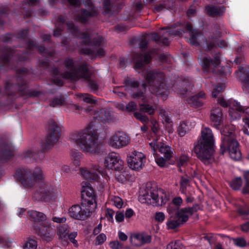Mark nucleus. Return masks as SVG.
Wrapping results in <instances>:
<instances>
[{
  "label": "nucleus",
  "mask_w": 249,
  "mask_h": 249,
  "mask_svg": "<svg viewBox=\"0 0 249 249\" xmlns=\"http://www.w3.org/2000/svg\"><path fill=\"white\" fill-rule=\"evenodd\" d=\"M82 202L83 205L95 207L96 200L94 190L90 184L87 181L81 183Z\"/></svg>",
  "instance_id": "nucleus-13"
},
{
  "label": "nucleus",
  "mask_w": 249,
  "mask_h": 249,
  "mask_svg": "<svg viewBox=\"0 0 249 249\" xmlns=\"http://www.w3.org/2000/svg\"><path fill=\"white\" fill-rule=\"evenodd\" d=\"M134 116L137 119L140 120L143 123H145L148 121V119L146 116L139 112H135L134 113Z\"/></svg>",
  "instance_id": "nucleus-60"
},
{
  "label": "nucleus",
  "mask_w": 249,
  "mask_h": 249,
  "mask_svg": "<svg viewBox=\"0 0 249 249\" xmlns=\"http://www.w3.org/2000/svg\"><path fill=\"white\" fill-rule=\"evenodd\" d=\"M224 8L218 6L207 5L206 7V11L211 17L220 16L224 12Z\"/></svg>",
  "instance_id": "nucleus-30"
},
{
  "label": "nucleus",
  "mask_w": 249,
  "mask_h": 249,
  "mask_svg": "<svg viewBox=\"0 0 249 249\" xmlns=\"http://www.w3.org/2000/svg\"><path fill=\"white\" fill-rule=\"evenodd\" d=\"M61 134V126L53 121L49 124L48 136L45 142L42 144L41 151L45 152L53 148L54 143L58 140Z\"/></svg>",
  "instance_id": "nucleus-9"
},
{
  "label": "nucleus",
  "mask_w": 249,
  "mask_h": 249,
  "mask_svg": "<svg viewBox=\"0 0 249 249\" xmlns=\"http://www.w3.org/2000/svg\"><path fill=\"white\" fill-rule=\"evenodd\" d=\"M93 118L103 123H110L115 120L113 112L107 108L96 110L94 113Z\"/></svg>",
  "instance_id": "nucleus-21"
},
{
  "label": "nucleus",
  "mask_w": 249,
  "mask_h": 249,
  "mask_svg": "<svg viewBox=\"0 0 249 249\" xmlns=\"http://www.w3.org/2000/svg\"><path fill=\"white\" fill-rule=\"evenodd\" d=\"M180 79L182 80V94H187L188 90H190V88L192 83V79L190 77L187 76H182Z\"/></svg>",
  "instance_id": "nucleus-33"
},
{
  "label": "nucleus",
  "mask_w": 249,
  "mask_h": 249,
  "mask_svg": "<svg viewBox=\"0 0 249 249\" xmlns=\"http://www.w3.org/2000/svg\"><path fill=\"white\" fill-rule=\"evenodd\" d=\"M77 236V232L76 231L71 232L70 234H68V235H67L70 241L73 244L74 246L76 248H77L78 247L77 241L75 239Z\"/></svg>",
  "instance_id": "nucleus-53"
},
{
  "label": "nucleus",
  "mask_w": 249,
  "mask_h": 249,
  "mask_svg": "<svg viewBox=\"0 0 249 249\" xmlns=\"http://www.w3.org/2000/svg\"><path fill=\"white\" fill-rule=\"evenodd\" d=\"M106 235L105 234L101 233L99 234L96 237V244L99 245L103 244L106 240Z\"/></svg>",
  "instance_id": "nucleus-61"
},
{
  "label": "nucleus",
  "mask_w": 249,
  "mask_h": 249,
  "mask_svg": "<svg viewBox=\"0 0 249 249\" xmlns=\"http://www.w3.org/2000/svg\"><path fill=\"white\" fill-rule=\"evenodd\" d=\"M166 225L168 229H175L180 226V225H182V224L176 217L175 218H173V219H170L169 220H168L167 222Z\"/></svg>",
  "instance_id": "nucleus-40"
},
{
  "label": "nucleus",
  "mask_w": 249,
  "mask_h": 249,
  "mask_svg": "<svg viewBox=\"0 0 249 249\" xmlns=\"http://www.w3.org/2000/svg\"><path fill=\"white\" fill-rule=\"evenodd\" d=\"M188 130V127L186 124L184 122L181 123L178 129V135L180 137L184 136Z\"/></svg>",
  "instance_id": "nucleus-47"
},
{
  "label": "nucleus",
  "mask_w": 249,
  "mask_h": 249,
  "mask_svg": "<svg viewBox=\"0 0 249 249\" xmlns=\"http://www.w3.org/2000/svg\"><path fill=\"white\" fill-rule=\"evenodd\" d=\"M189 158L186 155H182L177 161L178 166L179 168V170L181 171L180 167L186 165L188 161Z\"/></svg>",
  "instance_id": "nucleus-51"
},
{
  "label": "nucleus",
  "mask_w": 249,
  "mask_h": 249,
  "mask_svg": "<svg viewBox=\"0 0 249 249\" xmlns=\"http://www.w3.org/2000/svg\"><path fill=\"white\" fill-rule=\"evenodd\" d=\"M125 84L127 87L136 88L138 87L139 83L137 81L127 80L125 81Z\"/></svg>",
  "instance_id": "nucleus-64"
},
{
  "label": "nucleus",
  "mask_w": 249,
  "mask_h": 249,
  "mask_svg": "<svg viewBox=\"0 0 249 249\" xmlns=\"http://www.w3.org/2000/svg\"><path fill=\"white\" fill-rule=\"evenodd\" d=\"M68 29L74 36L81 40L79 41L82 44L79 45L82 49L83 53L92 56H102L105 54V51L102 48H99L104 43V39L100 36L96 38H91L88 34L80 32L72 22L67 23Z\"/></svg>",
  "instance_id": "nucleus-4"
},
{
  "label": "nucleus",
  "mask_w": 249,
  "mask_h": 249,
  "mask_svg": "<svg viewBox=\"0 0 249 249\" xmlns=\"http://www.w3.org/2000/svg\"><path fill=\"white\" fill-rule=\"evenodd\" d=\"M65 102V99L60 96L53 99L52 105L53 106H59L63 105Z\"/></svg>",
  "instance_id": "nucleus-56"
},
{
  "label": "nucleus",
  "mask_w": 249,
  "mask_h": 249,
  "mask_svg": "<svg viewBox=\"0 0 249 249\" xmlns=\"http://www.w3.org/2000/svg\"><path fill=\"white\" fill-rule=\"evenodd\" d=\"M104 164L108 169L118 171L124 168V161L119 155L114 152L110 153L106 157Z\"/></svg>",
  "instance_id": "nucleus-15"
},
{
  "label": "nucleus",
  "mask_w": 249,
  "mask_h": 249,
  "mask_svg": "<svg viewBox=\"0 0 249 249\" xmlns=\"http://www.w3.org/2000/svg\"><path fill=\"white\" fill-rule=\"evenodd\" d=\"M174 6V2L172 0H164L161 3H157V12L163 10L171 9Z\"/></svg>",
  "instance_id": "nucleus-34"
},
{
  "label": "nucleus",
  "mask_w": 249,
  "mask_h": 249,
  "mask_svg": "<svg viewBox=\"0 0 249 249\" xmlns=\"http://www.w3.org/2000/svg\"><path fill=\"white\" fill-rule=\"evenodd\" d=\"M178 26L177 23H174L170 26L163 28L158 32L157 31V64H171L172 60L171 55L167 52L159 54L158 48L162 45L168 46L174 36H181L185 33L189 34V43L192 46L196 47L201 45V43H205L209 50L214 47L215 42H208L203 34L198 30L194 29L191 23L187 22L183 29H176Z\"/></svg>",
  "instance_id": "nucleus-1"
},
{
  "label": "nucleus",
  "mask_w": 249,
  "mask_h": 249,
  "mask_svg": "<svg viewBox=\"0 0 249 249\" xmlns=\"http://www.w3.org/2000/svg\"><path fill=\"white\" fill-rule=\"evenodd\" d=\"M83 156L82 154L78 151H75L72 153L71 158L73 163L76 166H78L80 165V160L82 159Z\"/></svg>",
  "instance_id": "nucleus-42"
},
{
  "label": "nucleus",
  "mask_w": 249,
  "mask_h": 249,
  "mask_svg": "<svg viewBox=\"0 0 249 249\" xmlns=\"http://www.w3.org/2000/svg\"><path fill=\"white\" fill-rule=\"evenodd\" d=\"M58 193V191L56 188L49 183H44L40 185L34 194V197L38 200L48 201L54 199Z\"/></svg>",
  "instance_id": "nucleus-11"
},
{
  "label": "nucleus",
  "mask_w": 249,
  "mask_h": 249,
  "mask_svg": "<svg viewBox=\"0 0 249 249\" xmlns=\"http://www.w3.org/2000/svg\"><path fill=\"white\" fill-rule=\"evenodd\" d=\"M16 176L22 184L26 187H32L36 181L42 179L44 177L39 167L19 169L17 171Z\"/></svg>",
  "instance_id": "nucleus-8"
},
{
  "label": "nucleus",
  "mask_w": 249,
  "mask_h": 249,
  "mask_svg": "<svg viewBox=\"0 0 249 249\" xmlns=\"http://www.w3.org/2000/svg\"><path fill=\"white\" fill-rule=\"evenodd\" d=\"M84 2L86 6L89 7L88 10H82L74 14L75 20L82 23L85 22L89 17L95 16L97 14V9L92 5L90 1L87 0Z\"/></svg>",
  "instance_id": "nucleus-19"
},
{
  "label": "nucleus",
  "mask_w": 249,
  "mask_h": 249,
  "mask_svg": "<svg viewBox=\"0 0 249 249\" xmlns=\"http://www.w3.org/2000/svg\"><path fill=\"white\" fill-rule=\"evenodd\" d=\"M173 81L162 72L157 71V97L166 100L169 93V88L173 86Z\"/></svg>",
  "instance_id": "nucleus-10"
},
{
  "label": "nucleus",
  "mask_w": 249,
  "mask_h": 249,
  "mask_svg": "<svg viewBox=\"0 0 249 249\" xmlns=\"http://www.w3.org/2000/svg\"><path fill=\"white\" fill-rule=\"evenodd\" d=\"M182 203V198L178 196V197H176L174 198H173L172 200V203L171 204H173V205H175L176 207L178 209L179 207L181 206Z\"/></svg>",
  "instance_id": "nucleus-62"
},
{
  "label": "nucleus",
  "mask_w": 249,
  "mask_h": 249,
  "mask_svg": "<svg viewBox=\"0 0 249 249\" xmlns=\"http://www.w3.org/2000/svg\"><path fill=\"white\" fill-rule=\"evenodd\" d=\"M201 65L204 71L209 72L213 65V59L211 57H204L200 61Z\"/></svg>",
  "instance_id": "nucleus-37"
},
{
  "label": "nucleus",
  "mask_w": 249,
  "mask_h": 249,
  "mask_svg": "<svg viewBox=\"0 0 249 249\" xmlns=\"http://www.w3.org/2000/svg\"><path fill=\"white\" fill-rule=\"evenodd\" d=\"M190 180L187 175L182 176L180 179V186L182 189H186V186L189 185Z\"/></svg>",
  "instance_id": "nucleus-54"
},
{
  "label": "nucleus",
  "mask_w": 249,
  "mask_h": 249,
  "mask_svg": "<svg viewBox=\"0 0 249 249\" xmlns=\"http://www.w3.org/2000/svg\"><path fill=\"white\" fill-rule=\"evenodd\" d=\"M23 157L25 159L26 158H34L35 159V152L32 150H27L25 151L23 153Z\"/></svg>",
  "instance_id": "nucleus-63"
},
{
  "label": "nucleus",
  "mask_w": 249,
  "mask_h": 249,
  "mask_svg": "<svg viewBox=\"0 0 249 249\" xmlns=\"http://www.w3.org/2000/svg\"><path fill=\"white\" fill-rule=\"evenodd\" d=\"M140 110L142 111L148 113L149 114H153L154 109L149 105L142 104L141 105Z\"/></svg>",
  "instance_id": "nucleus-52"
},
{
  "label": "nucleus",
  "mask_w": 249,
  "mask_h": 249,
  "mask_svg": "<svg viewBox=\"0 0 249 249\" xmlns=\"http://www.w3.org/2000/svg\"><path fill=\"white\" fill-rule=\"evenodd\" d=\"M14 155V150L11 148H6L0 152V161L3 163L9 160Z\"/></svg>",
  "instance_id": "nucleus-32"
},
{
  "label": "nucleus",
  "mask_w": 249,
  "mask_h": 249,
  "mask_svg": "<svg viewBox=\"0 0 249 249\" xmlns=\"http://www.w3.org/2000/svg\"><path fill=\"white\" fill-rule=\"evenodd\" d=\"M129 142V139L124 133L118 131L110 137L109 145L114 148L119 149L126 146Z\"/></svg>",
  "instance_id": "nucleus-17"
},
{
  "label": "nucleus",
  "mask_w": 249,
  "mask_h": 249,
  "mask_svg": "<svg viewBox=\"0 0 249 249\" xmlns=\"http://www.w3.org/2000/svg\"><path fill=\"white\" fill-rule=\"evenodd\" d=\"M225 86L224 84L223 83H218L216 88H215L213 92H212V96L214 98H216L219 94L222 92L223 90L225 89Z\"/></svg>",
  "instance_id": "nucleus-46"
},
{
  "label": "nucleus",
  "mask_w": 249,
  "mask_h": 249,
  "mask_svg": "<svg viewBox=\"0 0 249 249\" xmlns=\"http://www.w3.org/2000/svg\"><path fill=\"white\" fill-rule=\"evenodd\" d=\"M238 70L240 72V79L243 89L245 92L249 93V67L240 66Z\"/></svg>",
  "instance_id": "nucleus-27"
},
{
  "label": "nucleus",
  "mask_w": 249,
  "mask_h": 249,
  "mask_svg": "<svg viewBox=\"0 0 249 249\" xmlns=\"http://www.w3.org/2000/svg\"><path fill=\"white\" fill-rule=\"evenodd\" d=\"M218 103L223 107H230L229 114L233 117L232 112L236 110L241 113H245L249 116V107H246L240 105L239 102L235 100H229L226 101L223 98L218 99Z\"/></svg>",
  "instance_id": "nucleus-14"
},
{
  "label": "nucleus",
  "mask_w": 249,
  "mask_h": 249,
  "mask_svg": "<svg viewBox=\"0 0 249 249\" xmlns=\"http://www.w3.org/2000/svg\"><path fill=\"white\" fill-rule=\"evenodd\" d=\"M27 213L31 220L35 222H41L39 225L34 226L36 232L42 239L51 241L55 234V226L47 220L46 215L42 213L32 210L28 211Z\"/></svg>",
  "instance_id": "nucleus-7"
},
{
  "label": "nucleus",
  "mask_w": 249,
  "mask_h": 249,
  "mask_svg": "<svg viewBox=\"0 0 249 249\" xmlns=\"http://www.w3.org/2000/svg\"><path fill=\"white\" fill-rule=\"evenodd\" d=\"M145 160V156L142 153L134 151L128 158L127 162L131 169L139 170L142 168Z\"/></svg>",
  "instance_id": "nucleus-18"
},
{
  "label": "nucleus",
  "mask_w": 249,
  "mask_h": 249,
  "mask_svg": "<svg viewBox=\"0 0 249 249\" xmlns=\"http://www.w3.org/2000/svg\"><path fill=\"white\" fill-rule=\"evenodd\" d=\"M206 99V94L202 91H201L197 94L190 97L187 99V101L190 106L198 108L201 107Z\"/></svg>",
  "instance_id": "nucleus-25"
},
{
  "label": "nucleus",
  "mask_w": 249,
  "mask_h": 249,
  "mask_svg": "<svg viewBox=\"0 0 249 249\" xmlns=\"http://www.w3.org/2000/svg\"><path fill=\"white\" fill-rule=\"evenodd\" d=\"M157 206H162L166 204L168 200L166 194L163 192V190L159 189L157 187Z\"/></svg>",
  "instance_id": "nucleus-31"
},
{
  "label": "nucleus",
  "mask_w": 249,
  "mask_h": 249,
  "mask_svg": "<svg viewBox=\"0 0 249 249\" xmlns=\"http://www.w3.org/2000/svg\"><path fill=\"white\" fill-rule=\"evenodd\" d=\"M156 74L154 71H147L145 76V79L148 84L152 85L154 82Z\"/></svg>",
  "instance_id": "nucleus-49"
},
{
  "label": "nucleus",
  "mask_w": 249,
  "mask_h": 249,
  "mask_svg": "<svg viewBox=\"0 0 249 249\" xmlns=\"http://www.w3.org/2000/svg\"><path fill=\"white\" fill-rule=\"evenodd\" d=\"M233 243L234 245L240 248H244L247 246L246 240L244 237H239L232 238Z\"/></svg>",
  "instance_id": "nucleus-41"
},
{
  "label": "nucleus",
  "mask_w": 249,
  "mask_h": 249,
  "mask_svg": "<svg viewBox=\"0 0 249 249\" xmlns=\"http://www.w3.org/2000/svg\"><path fill=\"white\" fill-rule=\"evenodd\" d=\"M155 189L150 183H147L145 189L142 190L139 196V201L142 203H145L154 206L156 203Z\"/></svg>",
  "instance_id": "nucleus-16"
},
{
  "label": "nucleus",
  "mask_w": 249,
  "mask_h": 249,
  "mask_svg": "<svg viewBox=\"0 0 249 249\" xmlns=\"http://www.w3.org/2000/svg\"><path fill=\"white\" fill-rule=\"evenodd\" d=\"M199 209V205L196 203L194 204L192 207L181 208L176 213V217L183 224L188 220L190 216L195 214Z\"/></svg>",
  "instance_id": "nucleus-20"
},
{
  "label": "nucleus",
  "mask_w": 249,
  "mask_h": 249,
  "mask_svg": "<svg viewBox=\"0 0 249 249\" xmlns=\"http://www.w3.org/2000/svg\"><path fill=\"white\" fill-rule=\"evenodd\" d=\"M166 160L162 157L158 158L157 157V164L162 168L168 167Z\"/></svg>",
  "instance_id": "nucleus-57"
},
{
  "label": "nucleus",
  "mask_w": 249,
  "mask_h": 249,
  "mask_svg": "<svg viewBox=\"0 0 249 249\" xmlns=\"http://www.w3.org/2000/svg\"><path fill=\"white\" fill-rule=\"evenodd\" d=\"M129 239L133 246L140 247L144 244L150 243L151 237L150 235L144 233H134L131 234Z\"/></svg>",
  "instance_id": "nucleus-24"
},
{
  "label": "nucleus",
  "mask_w": 249,
  "mask_h": 249,
  "mask_svg": "<svg viewBox=\"0 0 249 249\" xmlns=\"http://www.w3.org/2000/svg\"><path fill=\"white\" fill-rule=\"evenodd\" d=\"M159 112V115L162 118L163 124L165 123V127L168 132L172 130L173 122L171 120L172 116L170 113L167 112L164 109L161 108L157 105V112Z\"/></svg>",
  "instance_id": "nucleus-28"
},
{
  "label": "nucleus",
  "mask_w": 249,
  "mask_h": 249,
  "mask_svg": "<svg viewBox=\"0 0 249 249\" xmlns=\"http://www.w3.org/2000/svg\"><path fill=\"white\" fill-rule=\"evenodd\" d=\"M158 141L157 137V142ZM158 151L161 154L164 155L165 158L169 160L172 157L173 154V151L171 150V148L168 145L163 143H158L157 142V151Z\"/></svg>",
  "instance_id": "nucleus-29"
},
{
  "label": "nucleus",
  "mask_w": 249,
  "mask_h": 249,
  "mask_svg": "<svg viewBox=\"0 0 249 249\" xmlns=\"http://www.w3.org/2000/svg\"><path fill=\"white\" fill-rule=\"evenodd\" d=\"M166 249H185V248L180 240H176L170 242L167 245Z\"/></svg>",
  "instance_id": "nucleus-39"
},
{
  "label": "nucleus",
  "mask_w": 249,
  "mask_h": 249,
  "mask_svg": "<svg viewBox=\"0 0 249 249\" xmlns=\"http://www.w3.org/2000/svg\"><path fill=\"white\" fill-rule=\"evenodd\" d=\"M97 130L95 125L91 123L84 129L71 133L70 140L85 153H97L99 152Z\"/></svg>",
  "instance_id": "nucleus-3"
},
{
  "label": "nucleus",
  "mask_w": 249,
  "mask_h": 249,
  "mask_svg": "<svg viewBox=\"0 0 249 249\" xmlns=\"http://www.w3.org/2000/svg\"><path fill=\"white\" fill-rule=\"evenodd\" d=\"M110 200L111 201L113 205L118 209L122 208L124 205L123 200L119 196H112L110 198Z\"/></svg>",
  "instance_id": "nucleus-44"
},
{
  "label": "nucleus",
  "mask_w": 249,
  "mask_h": 249,
  "mask_svg": "<svg viewBox=\"0 0 249 249\" xmlns=\"http://www.w3.org/2000/svg\"><path fill=\"white\" fill-rule=\"evenodd\" d=\"M95 207H89L88 205H83L81 202V206L74 205L69 210V215L76 220H84L88 218Z\"/></svg>",
  "instance_id": "nucleus-12"
},
{
  "label": "nucleus",
  "mask_w": 249,
  "mask_h": 249,
  "mask_svg": "<svg viewBox=\"0 0 249 249\" xmlns=\"http://www.w3.org/2000/svg\"><path fill=\"white\" fill-rule=\"evenodd\" d=\"M221 53H216L214 56V60H213V65L214 67H217L221 62Z\"/></svg>",
  "instance_id": "nucleus-58"
},
{
  "label": "nucleus",
  "mask_w": 249,
  "mask_h": 249,
  "mask_svg": "<svg viewBox=\"0 0 249 249\" xmlns=\"http://www.w3.org/2000/svg\"><path fill=\"white\" fill-rule=\"evenodd\" d=\"M244 176L246 184L242 189V193L244 194H249V171L246 172Z\"/></svg>",
  "instance_id": "nucleus-48"
},
{
  "label": "nucleus",
  "mask_w": 249,
  "mask_h": 249,
  "mask_svg": "<svg viewBox=\"0 0 249 249\" xmlns=\"http://www.w3.org/2000/svg\"><path fill=\"white\" fill-rule=\"evenodd\" d=\"M235 126L228 124L221 126L220 129L221 135L220 153L224 155L228 152L230 157L235 160H240L242 154L239 150V143L236 139Z\"/></svg>",
  "instance_id": "nucleus-5"
},
{
  "label": "nucleus",
  "mask_w": 249,
  "mask_h": 249,
  "mask_svg": "<svg viewBox=\"0 0 249 249\" xmlns=\"http://www.w3.org/2000/svg\"><path fill=\"white\" fill-rule=\"evenodd\" d=\"M151 58V56L149 53L143 55L141 53H135L133 55V60L135 69H142L145 64L150 62Z\"/></svg>",
  "instance_id": "nucleus-26"
},
{
  "label": "nucleus",
  "mask_w": 249,
  "mask_h": 249,
  "mask_svg": "<svg viewBox=\"0 0 249 249\" xmlns=\"http://www.w3.org/2000/svg\"><path fill=\"white\" fill-rule=\"evenodd\" d=\"M237 213L238 214L245 218V217L249 215V208L246 205H240L237 208Z\"/></svg>",
  "instance_id": "nucleus-43"
},
{
  "label": "nucleus",
  "mask_w": 249,
  "mask_h": 249,
  "mask_svg": "<svg viewBox=\"0 0 249 249\" xmlns=\"http://www.w3.org/2000/svg\"><path fill=\"white\" fill-rule=\"evenodd\" d=\"M13 53L11 49H7L4 53V54L1 56L0 58L1 60L7 61L8 60V59L10 58L11 53Z\"/></svg>",
  "instance_id": "nucleus-59"
},
{
  "label": "nucleus",
  "mask_w": 249,
  "mask_h": 249,
  "mask_svg": "<svg viewBox=\"0 0 249 249\" xmlns=\"http://www.w3.org/2000/svg\"><path fill=\"white\" fill-rule=\"evenodd\" d=\"M37 247V242L34 239H30L26 242L24 249H36Z\"/></svg>",
  "instance_id": "nucleus-50"
},
{
  "label": "nucleus",
  "mask_w": 249,
  "mask_h": 249,
  "mask_svg": "<svg viewBox=\"0 0 249 249\" xmlns=\"http://www.w3.org/2000/svg\"><path fill=\"white\" fill-rule=\"evenodd\" d=\"M225 86L224 84L223 83H218L216 88H215L213 92H212V96L214 98H216L219 94L222 92L223 90L225 89Z\"/></svg>",
  "instance_id": "nucleus-45"
},
{
  "label": "nucleus",
  "mask_w": 249,
  "mask_h": 249,
  "mask_svg": "<svg viewBox=\"0 0 249 249\" xmlns=\"http://www.w3.org/2000/svg\"><path fill=\"white\" fill-rule=\"evenodd\" d=\"M63 65V71H60L57 69L53 70V80L55 84L59 86L63 85V81L59 79V77L71 81L83 78L88 82V86L92 91L98 89V86L97 83L91 79L92 73L89 66L87 64L84 63L78 66L71 58H69L64 61Z\"/></svg>",
  "instance_id": "nucleus-2"
},
{
  "label": "nucleus",
  "mask_w": 249,
  "mask_h": 249,
  "mask_svg": "<svg viewBox=\"0 0 249 249\" xmlns=\"http://www.w3.org/2000/svg\"><path fill=\"white\" fill-rule=\"evenodd\" d=\"M109 245L112 249H122L123 248V244L118 240L110 242Z\"/></svg>",
  "instance_id": "nucleus-55"
},
{
  "label": "nucleus",
  "mask_w": 249,
  "mask_h": 249,
  "mask_svg": "<svg viewBox=\"0 0 249 249\" xmlns=\"http://www.w3.org/2000/svg\"><path fill=\"white\" fill-rule=\"evenodd\" d=\"M77 96L83 102L89 104H96L97 103L96 99L88 93H78Z\"/></svg>",
  "instance_id": "nucleus-36"
},
{
  "label": "nucleus",
  "mask_w": 249,
  "mask_h": 249,
  "mask_svg": "<svg viewBox=\"0 0 249 249\" xmlns=\"http://www.w3.org/2000/svg\"><path fill=\"white\" fill-rule=\"evenodd\" d=\"M201 139L194 148L197 158L205 164L210 163L214 152V137L212 130L204 127L201 130Z\"/></svg>",
  "instance_id": "nucleus-6"
},
{
  "label": "nucleus",
  "mask_w": 249,
  "mask_h": 249,
  "mask_svg": "<svg viewBox=\"0 0 249 249\" xmlns=\"http://www.w3.org/2000/svg\"><path fill=\"white\" fill-rule=\"evenodd\" d=\"M210 122L212 126L220 129L223 124V113L221 108H213L211 111Z\"/></svg>",
  "instance_id": "nucleus-22"
},
{
  "label": "nucleus",
  "mask_w": 249,
  "mask_h": 249,
  "mask_svg": "<svg viewBox=\"0 0 249 249\" xmlns=\"http://www.w3.org/2000/svg\"><path fill=\"white\" fill-rule=\"evenodd\" d=\"M81 174L85 178L89 180H96L98 174L101 173V168L97 164H92L90 168H83L80 169Z\"/></svg>",
  "instance_id": "nucleus-23"
},
{
  "label": "nucleus",
  "mask_w": 249,
  "mask_h": 249,
  "mask_svg": "<svg viewBox=\"0 0 249 249\" xmlns=\"http://www.w3.org/2000/svg\"><path fill=\"white\" fill-rule=\"evenodd\" d=\"M57 228V234L61 239L66 237L70 232V227L67 224L59 225Z\"/></svg>",
  "instance_id": "nucleus-35"
},
{
  "label": "nucleus",
  "mask_w": 249,
  "mask_h": 249,
  "mask_svg": "<svg viewBox=\"0 0 249 249\" xmlns=\"http://www.w3.org/2000/svg\"><path fill=\"white\" fill-rule=\"evenodd\" d=\"M242 184V179L241 177H237L232 179L230 183V187L234 190L240 189Z\"/></svg>",
  "instance_id": "nucleus-38"
}]
</instances>
